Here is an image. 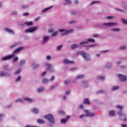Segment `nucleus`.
Instances as JSON below:
<instances>
[{"label":"nucleus","mask_w":127,"mask_h":127,"mask_svg":"<svg viewBox=\"0 0 127 127\" xmlns=\"http://www.w3.org/2000/svg\"><path fill=\"white\" fill-rule=\"evenodd\" d=\"M54 79H55V77L54 76H52L50 79V81H53V80H54Z\"/></svg>","instance_id":"obj_58"},{"label":"nucleus","mask_w":127,"mask_h":127,"mask_svg":"<svg viewBox=\"0 0 127 127\" xmlns=\"http://www.w3.org/2000/svg\"><path fill=\"white\" fill-rule=\"evenodd\" d=\"M83 84V87L84 88H88V87L89 86V85H88L87 84V82L86 81H84L82 82Z\"/></svg>","instance_id":"obj_23"},{"label":"nucleus","mask_w":127,"mask_h":127,"mask_svg":"<svg viewBox=\"0 0 127 127\" xmlns=\"http://www.w3.org/2000/svg\"><path fill=\"white\" fill-rule=\"evenodd\" d=\"M83 53H84V52L79 51L76 54V56H78V55H81V56H82L83 55H82Z\"/></svg>","instance_id":"obj_38"},{"label":"nucleus","mask_w":127,"mask_h":127,"mask_svg":"<svg viewBox=\"0 0 127 127\" xmlns=\"http://www.w3.org/2000/svg\"><path fill=\"white\" fill-rule=\"evenodd\" d=\"M58 34V32L56 31L55 32L52 33L51 36H56V35H57Z\"/></svg>","instance_id":"obj_41"},{"label":"nucleus","mask_w":127,"mask_h":127,"mask_svg":"<svg viewBox=\"0 0 127 127\" xmlns=\"http://www.w3.org/2000/svg\"><path fill=\"white\" fill-rule=\"evenodd\" d=\"M0 77H3V76H10V74L9 73H7V72L0 71Z\"/></svg>","instance_id":"obj_13"},{"label":"nucleus","mask_w":127,"mask_h":127,"mask_svg":"<svg viewBox=\"0 0 127 127\" xmlns=\"http://www.w3.org/2000/svg\"><path fill=\"white\" fill-rule=\"evenodd\" d=\"M106 68H111V67H112V64H108L106 65Z\"/></svg>","instance_id":"obj_47"},{"label":"nucleus","mask_w":127,"mask_h":127,"mask_svg":"<svg viewBox=\"0 0 127 127\" xmlns=\"http://www.w3.org/2000/svg\"><path fill=\"white\" fill-rule=\"evenodd\" d=\"M65 85H68L70 83V80H65L64 81Z\"/></svg>","instance_id":"obj_53"},{"label":"nucleus","mask_w":127,"mask_h":127,"mask_svg":"<svg viewBox=\"0 0 127 127\" xmlns=\"http://www.w3.org/2000/svg\"><path fill=\"white\" fill-rule=\"evenodd\" d=\"M23 15H24V16H28V15H29V13H28V12L24 13Z\"/></svg>","instance_id":"obj_52"},{"label":"nucleus","mask_w":127,"mask_h":127,"mask_svg":"<svg viewBox=\"0 0 127 127\" xmlns=\"http://www.w3.org/2000/svg\"><path fill=\"white\" fill-rule=\"evenodd\" d=\"M48 40H49V36H44L43 38V42H42L43 44L46 43V42H47Z\"/></svg>","instance_id":"obj_12"},{"label":"nucleus","mask_w":127,"mask_h":127,"mask_svg":"<svg viewBox=\"0 0 127 127\" xmlns=\"http://www.w3.org/2000/svg\"><path fill=\"white\" fill-rule=\"evenodd\" d=\"M46 71H45L42 73V76H45V75H46Z\"/></svg>","instance_id":"obj_63"},{"label":"nucleus","mask_w":127,"mask_h":127,"mask_svg":"<svg viewBox=\"0 0 127 127\" xmlns=\"http://www.w3.org/2000/svg\"><path fill=\"white\" fill-rule=\"evenodd\" d=\"M24 100L27 102H29V103H32L33 102V99L29 98H24Z\"/></svg>","instance_id":"obj_19"},{"label":"nucleus","mask_w":127,"mask_h":127,"mask_svg":"<svg viewBox=\"0 0 127 127\" xmlns=\"http://www.w3.org/2000/svg\"><path fill=\"white\" fill-rule=\"evenodd\" d=\"M121 20H122V22H123V23H124L125 24H127V19H126L125 18H122V19H121Z\"/></svg>","instance_id":"obj_35"},{"label":"nucleus","mask_w":127,"mask_h":127,"mask_svg":"<svg viewBox=\"0 0 127 127\" xmlns=\"http://www.w3.org/2000/svg\"><path fill=\"white\" fill-rule=\"evenodd\" d=\"M59 113L60 114V115H64L65 112H64V111H59Z\"/></svg>","instance_id":"obj_49"},{"label":"nucleus","mask_w":127,"mask_h":127,"mask_svg":"<svg viewBox=\"0 0 127 127\" xmlns=\"http://www.w3.org/2000/svg\"><path fill=\"white\" fill-rule=\"evenodd\" d=\"M38 66H39L38 64H36V65H33V69H36Z\"/></svg>","instance_id":"obj_55"},{"label":"nucleus","mask_w":127,"mask_h":127,"mask_svg":"<svg viewBox=\"0 0 127 127\" xmlns=\"http://www.w3.org/2000/svg\"><path fill=\"white\" fill-rule=\"evenodd\" d=\"M8 67V66H7V65H4V70H7Z\"/></svg>","instance_id":"obj_62"},{"label":"nucleus","mask_w":127,"mask_h":127,"mask_svg":"<svg viewBox=\"0 0 127 127\" xmlns=\"http://www.w3.org/2000/svg\"><path fill=\"white\" fill-rule=\"evenodd\" d=\"M59 31H60V32H62L61 34L62 36H64V35H67V34H69V33H71V32H73V30H69L67 31L65 29H60L59 30Z\"/></svg>","instance_id":"obj_3"},{"label":"nucleus","mask_w":127,"mask_h":127,"mask_svg":"<svg viewBox=\"0 0 127 127\" xmlns=\"http://www.w3.org/2000/svg\"><path fill=\"white\" fill-rule=\"evenodd\" d=\"M109 115L111 117H115L116 115V111L114 110H110L109 112Z\"/></svg>","instance_id":"obj_14"},{"label":"nucleus","mask_w":127,"mask_h":127,"mask_svg":"<svg viewBox=\"0 0 127 127\" xmlns=\"http://www.w3.org/2000/svg\"><path fill=\"white\" fill-rule=\"evenodd\" d=\"M119 88L120 87L119 86H114L112 88V91H115V90H118V89H119Z\"/></svg>","instance_id":"obj_34"},{"label":"nucleus","mask_w":127,"mask_h":127,"mask_svg":"<svg viewBox=\"0 0 127 127\" xmlns=\"http://www.w3.org/2000/svg\"><path fill=\"white\" fill-rule=\"evenodd\" d=\"M37 123H38V124H45V122L44 121V120L41 119H39L37 120Z\"/></svg>","instance_id":"obj_20"},{"label":"nucleus","mask_w":127,"mask_h":127,"mask_svg":"<svg viewBox=\"0 0 127 127\" xmlns=\"http://www.w3.org/2000/svg\"><path fill=\"white\" fill-rule=\"evenodd\" d=\"M99 2H100V1H93L91 2L90 4L92 5V4H94V3H98Z\"/></svg>","instance_id":"obj_48"},{"label":"nucleus","mask_w":127,"mask_h":127,"mask_svg":"<svg viewBox=\"0 0 127 127\" xmlns=\"http://www.w3.org/2000/svg\"><path fill=\"white\" fill-rule=\"evenodd\" d=\"M82 57L85 60V61H91V57H90V55L87 54V53L84 52L82 54Z\"/></svg>","instance_id":"obj_4"},{"label":"nucleus","mask_w":127,"mask_h":127,"mask_svg":"<svg viewBox=\"0 0 127 127\" xmlns=\"http://www.w3.org/2000/svg\"><path fill=\"white\" fill-rule=\"evenodd\" d=\"M122 127H127V126L126 124H122Z\"/></svg>","instance_id":"obj_64"},{"label":"nucleus","mask_w":127,"mask_h":127,"mask_svg":"<svg viewBox=\"0 0 127 127\" xmlns=\"http://www.w3.org/2000/svg\"><path fill=\"white\" fill-rule=\"evenodd\" d=\"M97 79L100 81H103V80H105V77L104 76H98Z\"/></svg>","instance_id":"obj_28"},{"label":"nucleus","mask_w":127,"mask_h":127,"mask_svg":"<svg viewBox=\"0 0 127 127\" xmlns=\"http://www.w3.org/2000/svg\"><path fill=\"white\" fill-rule=\"evenodd\" d=\"M83 104H86V105H90V101L88 98H85L83 102Z\"/></svg>","instance_id":"obj_17"},{"label":"nucleus","mask_w":127,"mask_h":127,"mask_svg":"<svg viewBox=\"0 0 127 127\" xmlns=\"http://www.w3.org/2000/svg\"><path fill=\"white\" fill-rule=\"evenodd\" d=\"M62 47H63V45L58 46L57 47V50H58V51L61 50V48H62Z\"/></svg>","instance_id":"obj_39"},{"label":"nucleus","mask_w":127,"mask_h":127,"mask_svg":"<svg viewBox=\"0 0 127 127\" xmlns=\"http://www.w3.org/2000/svg\"><path fill=\"white\" fill-rule=\"evenodd\" d=\"M23 49V47H21L17 48L16 50H15L13 52V54H16L17 53H19L20 52L21 50H22Z\"/></svg>","instance_id":"obj_11"},{"label":"nucleus","mask_w":127,"mask_h":127,"mask_svg":"<svg viewBox=\"0 0 127 127\" xmlns=\"http://www.w3.org/2000/svg\"><path fill=\"white\" fill-rule=\"evenodd\" d=\"M27 7H28V6L26 5H24L22 6V8H23V9H24L25 8H27Z\"/></svg>","instance_id":"obj_51"},{"label":"nucleus","mask_w":127,"mask_h":127,"mask_svg":"<svg viewBox=\"0 0 127 127\" xmlns=\"http://www.w3.org/2000/svg\"><path fill=\"white\" fill-rule=\"evenodd\" d=\"M105 93H106V92L103 90H100L97 92V94H104Z\"/></svg>","instance_id":"obj_30"},{"label":"nucleus","mask_w":127,"mask_h":127,"mask_svg":"<svg viewBox=\"0 0 127 127\" xmlns=\"http://www.w3.org/2000/svg\"><path fill=\"white\" fill-rule=\"evenodd\" d=\"M37 29V27H34L33 28H30L28 29H27L25 30V32L27 33H32L33 31H35Z\"/></svg>","instance_id":"obj_6"},{"label":"nucleus","mask_w":127,"mask_h":127,"mask_svg":"<svg viewBox=\"0 0 127 127\" xmlns=\"http://www.w3.org/2000/svg\"><path fill=\"white\" fill-rule=\"evenodd\" d=\"M76 67H71L70 68V71H74V70H76Z\"/></svg>","instance_id":"obj_59"},{"label":"nucleus","mask_w":127,"mask_h":127,"mask_svg":"<svg viewBox=\"0 0 127 127\" xmlns=\"http://www.w3.org/2000/svg\"><path fill=\"white\" fill-rule=\"evenodd\" d=\"M70 47L71 49H75V48H78V47H79V45L73 44Z\"/></svg>","instance_id":"obj_18"},{"label":"nucleus","mask_w":127,"mask_h":127,"mask_svg":"<svg viewBox=\"0 0 127 127\" xmlns=\"http://www.w3.org/2000/svg\"><path fill=\"white\" fill-rule=\"evenodd\" d=\"M37 91L39 93H41V92H43V91H44V87H40L38 88Z\"/></svg>","instance_id":"obj_24"},{"label":"nucleus","mask_w":127,"mask_h":127,"mask_svg":"<svg viewBox=\"0 0 127 127\" xmlns=\"http://www.w3.org/2000/svg\"><path fill=\"white\" fill-rule=\"evenodd\" d=\"M24 24H26L28 26H31V25L33 24V23L32 21H30V22H25Z\"/></svg>","instance_id":"obj_22"},{"label":"nucleus","mask_w":127,"mask_h":127,"mask_svg":"<svg viewBox=\"0 0 127 127\" xmlns=\"http://www.w3.org/2000/svg\"><path fill=\"white\" fill-rule=\"evenodd\" d=\"M21 79V77L20 76H19L17 77V78L15 80L16 82H18V81H20V80Z\"/></svg>","instance_id":"obj_44"},{"label":"nucleus","mask_w":127,"mask_h":127,"mask_svg":"<svg viewBox=\"0 0 127 127\" xmlns=\"http://www.w3.org/2000/svg\"><path fill=\"white\" fill-rule=\"evenodd\" d=\"M63 63L64 64H74V63H75V62H74V61H70L67 59H64L63 61Z\"/></svg>","instance_id":"obj_10"},{"label":"nucleus","mask_w":127,"mask_h":127,"mask_svg":"<svg viewBox=\"0 0 127 127\" xmlns=\"http://www.w3.org/2000/svg\"><path fill=\"white\" fill-rule=\"evenodd\" d=\"M46 66L47 67V70L51 69L52 66L51 64H46Z\"/></svg>","instance_id":"obj_26"},{"label":"nucleus","mask_w":127,"mask_h":127,"mask_svg":"<svg viewBox=\"0 0 127 127\" xmlns=\"http://www.w3.org/2000/svg\"><path fill=\"white\" fill-rule=\"evenodd\" d=\"M116 108L117 109H119L121 111H122V110H124V107L122 106L121 105H118L116 106Z\"/></svg>","instance_id":"obj_27"},{"label":"nucleus","mask_w":127,"mask_h":127,"mask_svg":"<svg viewBox=\"0 0 127 127\" xmlns=\"http://www.w3.org/2000/svg\"><path fill=\"white\" fill-rule=\"evenodd\" d=\"M71 14H72V15H76V14H77V13L76 12H71Z\"/></svg>","instance_id":"obj_60"},{"label":"nucleus","mask_w":127,"mask_h":127,"mask_svg":"<svg viewBox=\"0 0 127 127\" xmlns=\"http://www.w3.org/2000/svg\"><path fill=\"white\" fill-rule=\"evenodd\" d=\"M99 35L98 34H94L93 35V37H98Z\"/></svg>","instance_id":"obj_57"},{"label":"nucleus","mask_w":127,"mask_h":127,"mask_svg":"<svg viewBox=\"0 0 127 127\" xmlns=\"http://www.w3.org/2000/svg\"><path fill=\"white\" fill-rule=\"evenodd\" d=\"M105 18H106V19H113V18H114V17L112 16H108L105 17Z\"/></svg>","instance_id":"obj_43"},{"label":"nucleus","mask_w":127,"mask_h":127,"mask_svg":"<svg viewBox=\"0 0 127 127\" xmlns=\"http://www.w3.org/2000/svg\"><path fill=\"white\" fill-rule=\"evenodd\" d=\"M15 103H18V102H20L21 103L22 102V99H18L15 101Z\"/></svg>","instance_id":"obj_50"},{"label":"nucleus","mask_w":127,"mask_h":127,"mask_svg":"<svg viewBox=\"0 0 127 127\" xmlns=\"http://www.w3.org/2000/svg\"><path fill=\"white\" fill-rule=\"evenodd\" d=\"M25 64V61L24 60H22L20 61V66H21L22 65H24Z\"/></svg>","instance_id":"obj_29"},{"label":"nucleus","mask_w":127,"mask_h":127,"mask_svg":"<svg viewBox=\"0 0 127 127\" xmlns=\"http://www.w3.org/2000/svg\"><path fill=\"white\" fill-rule=\"evenodd\" d=\"M117 76L119 77L120 81H122V82H126V81L127 80V76L126 75L118 74H117Z\"/></svg>","instance_id":"obj_5"},{"label":"nucleus","mask_w":127,"mask_h":127,"mask_svg":"<svg viewBox=\"0 0 127 127\" xmlns=\"http://www.w3.org/2000/svg\"><path fill=\"white\" fill-rule=\"evenodd\" d=\"M53 7V6H51L50 7H48L46 8L43 9L42 11V12H46V11H47V10H49V9H51Z\"/></svg>","instance_id":"obj_16"},{"label":"nucleus","mask_w":127,"mask_h":127,"mask_svg":"<svg viewBox=\"0 0 127 127\" xmlns=\"http://www.w3.org/2000/svg\"><path fill=\"white\" fill-rule=\"evenodd\" d=\"M82 78H84V75L83 74H80L78 75L76 77V79H82Z\"/></svg>","instance_id":"obj_31"},{"label":"nucleus","mask_w":127,"mask_h":127,"mask_svg":"<svg viewBox=\"0 0 127 127\" xmlns=\"http://www.w3.org/2000/svg\"><path fill=\"white\" fill-rule=\"evenodd\" d=\"M45 119H46L47 120L49 121L50 123L51 124H54L55 123V120H54V118L53 116L52 115L49 114L48 115H45L44 116Z\"/></svg>","instance_id":"obj_2"},{"label":"nucleus","mask_w":127,"mask_h":127,"mask_svg":"<svg viewBox=\"0 0 127 127\" xmlns=\"http://www.w3.org/2000/svg\"><path fill=\"white\" fill-rule=\"evenodd\" d=\"M117 114L120 120H122L123 121H124V122H127V119L126 114L123 113V112H122V111H118L117 112Z\"/></svg>","instance_id":"obj_1"},{"label":"nucleus","mask_w":127,"mask_h":127,"mask_svg":"<svg viewBox=\"0 0 127 127\" xmlns=\"http://www.w3.org/2000/svg\"><path fill=\"white\" fill-rule=\"evenodd\" d=\"M47 60H51V57L49 55H48L47 56Z\"/></svg>","instance_id":"obj_54"},{"label":"nucleus","mask_w":127,"mask_h":127,"mask_svg":"<svg viewBox=\"0 0 127 127\" xmlns=\"http://www.w3.org/2000/svg\"><path fill=\"white\" fill-rule=\"evenodd\" d=\"M111 31H120V29L117 28H114L111 29Z\"/></svg>","instance_id":"obj_32"},{"label":"nucleus","mask_w":127,"mask_h":127,"mask_svg":"<svg viewBox=\"0 0 127 127\" xmlns=\"http://www.w3.org/2000/svg\"><path fill=\"white\" fill-rule=\"evenodd\" d=\"M20 72H21V69H18L14 73V74H15V75H17V74H19Z\"/></svg>","instance_id":"obj_40"},{"label":"nucleus","mask_w":127,"mask_h":127,"mask_svg":"<svg viewBox=\"0 0 127 127\" xmlns=\"http://www.w3.org/2000/svg\"><path fill=\"white\" fill-rule=\"evenodd\" d=\"M86 44H88V42L85 41V42H82L79 43V45H85Z\"/></svg>","instance_id":"obj_36"},{"label":"nucleus","mask_w":127,"mask_h":127,"mask_svg":"<svg viewBox=\"0 0 127 127\" xmlns=\"http://www.w3.org/2000/svg\"><path fill=\"white\" fill-rule=\"evenodd\" d=\"M116 10H119V11H122L123 12H124V11H125L123 10H121V9H119L118 8H116Z\"/></svg>","instance_id":"obj_61"},{"label":"nucleus","mask_w":127,"mask_h":127,"mask_svg":"<svg viewBox=\"0 0 127 127\" xmlns=\"http://www.w3.org/2000/svg\"><path fill=\"white\" fill-rule=\"evenodd\" d=\"M87 42H93V43L96 42V41H95L94 39H92V38H88L87 39Z\"/></svg>","instance_id":"obj_25"},{"label":"nucleus","mask_w":127,"mask_h":127,"mask_svg":"<svg viewBox=\"0 0 127 127\" xmlns=\"http://www.w3.org/2000/svg\"><path fill=\"white\" fill-rule=\"evenodd\" d=\"M15 56V55H14V54L11 55H9V56H6L5 57H3L1 59V61H5V60H7L8 59H11V58L14 57Z\"/></svg>","instance_id":"obj_7"},{"label":"nucleus","mask_w":127,"mask_h":127,"mask_svg":"<svg viewBox=\"0 0 127 127\" xmlns=\"http://www.w3.org/2000/svg\"><path fill=\"white\" fill-rule=\"evenodd\" d=\"M103 25L105 26H116L117 25V23L116 22H109V23H104Z\"/></svg>","instance_id":"obj_9"},{"label":"nucleus","mask_w":127,"mask_h":127,"mask_svg":"<svg viewBox=\"0 0 127 127\" xmlns=\"http://www.w3.org/2000/svg\"><path fill=\"white\" fill-rule=\"evenodd\" d=\"M18 60V57H16L13 59V62H15V61H17Z\"/></svg>","instance_id":"obj_46"},{"label":"nucleus","mask_w":127,"mask_h":127,"mask_svg":"<svg viewBox=\"0 0 127 127\" xmlns=\"http://www.w3.org/2000/svg\"><path fill=\"white\" fill-rule=\"evenodd\" d=\"M125 49H127V47H126V46H122L120 47L121 50H125Z\"/></svg>","instance_id":"obj_42"},{"label":"nucleus","mask_w":127,"mask_h":127,"mask_svg":"<svg viewBox=\"0 0 127 127\" xmlns=\"http://www.w3.org/2000/svg\"><path fill=\"white\" fill-rule=\"evenodd\" d=\"M84 113H85V116L86 117H94V116H95V113L89 112V111L87 110L84 111Z\"/></svg>","instance_id":"obj_8"},{"label":"nucleus","mask_w":127,"mask_h":127,"mask_svg":"<svg viewBox=\"0 0 127 127\" xmlns=\"http://www.w3.org/2000/svg\"><path fill=\"white\" fill-rule=\"evenodd\" d=\"M48 82H49L48 79L46 78H44L42 79V83H48Z\"/></svg>","instance_id":"obj_37"},{"label":"nucleus","mask_w":127,"mask_h":127,"mask_svg":"<svg viewBox=\"0 0 127 127\" xmlns=\"http://www.w3.org/2000/svg\"><path fill=\"white\" fill-rule=\"evenodd\" d=\"M4 30L9 33H11V34H14V32L8 28H5Z\"/></svg>","instance_id":"obj_15"},{"label":"nucleus","mask_w":127,"mask_h":127,"mask_svg":"<svg viewBox=\"0 0 127 127\" xmlns=\"http://www.w3.org/2000/svg\"><path fill=\"white\" fill-rule=\"evenodd\" d=\"M65 1H66V2H67V3L68 4H71V3H72V2L70 0H64Z\"/></svg>","instance_id":"obj_45"},{"label":"nucleus","mask_w":127,"mask_h":127,"mask_svg":"<svg viewBox=\"0 0 127 127\" xmlns=\"http://www.w3.org/2000/svg\"><path fill=\"white\" fill-rule=\"evenodd\" d=\"M61 123H62L63 124H66V122H67V119H63L61 120Z\"/></svg>","instance_id":"obj_33"},{"label":"nucleus","mask_w":127,"mask_h":127,"mask_svg":"<svg viewBox=\"0 0 127 127\" xmlns=\"http://www.w3.org/2000/svg\"><path fill=\"white\" fill-rule=\"evenodd\" d=\"M40 19V17H37L35 18V21H38L39 19Z\"/></svg>","instance_id":"obj_56"},{"label":"nucleus","mask_w":127,"mask_h":127,"mask_svg":"<svg viewBox=\"0 0 127 127\" xmlns=\"http://www.w3.org/2000/svg\"><path fill=\"white\" fill-rule=\"evenodd\" d=\"M31 111L35 114H38V109H37V108H33L32 109Z\"/></svg>","instance_id":"obj_21"}]
</instances>
